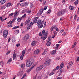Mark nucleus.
<instances>
[{
  "label": "nucleus",
  "mask_w": 79,
  "mask_h": 79,
  "mask_svg": "<svg viewBox=\"0 0 79 79\" xmlns=\"http://www.w3.org/2000/svg\"><path fill=\"white\" fill-rule=\"evenodd\" d=\"M47 35H48V31H45V30H44L42 31V33L40 32L39 34V35L41 36V39L43 40L46 39L47 37Z\"/></svg>",
  "instance_id": "nucleus-1"
},
{
  "label": "nucleus",
  "mask_w": 79,
  "mask_h": 79,
  "mask_svg": "<svg viewBox=\"0 0 79 79\" xmlns=\"http://www.w3.org/2000/svg\"><path fill=\"white\" fill-rule=\"evenodd\" d=\"M66 9L60 10L57 13V16H61L62 15H64L66 13Z\"/></svg>",
  "instance_id": "nucleus-2"
},
{
  "label": "nucleus",
  "mask_w": 79,
  "mask_h": 79,
  "mask_svg": "<svg viewBox=\"0 0 79 79\" xmlns=\"http://www.w3.org/2000/svg\"><path fill=\"white\" fill-rule=\"evenodd\" d=\"M3 36L4 37V39H6L7 37V35H8V31L7 30H5L3 31Z\"/></svg>",
  "instance_id": "nucleus-3"
},
{
  "label": "nucleus",
  "mask_w": 79,
  "mask_h": 79,
  "mask_svg": "<svg viewBox=\"0 0 79 79\" xmlns=\"http://www.w3.org/2000/svg\"><path fill=\"white\" fill-rule=\"evenodd\" d=\"M29 38V35L28 34H27L25 35L24 37L23 38V40L24 41H27L28 39Z\"/></svg>",
  "instance_id": "nucleus-4"
},
{
  "label": "nucleus",
  "mask_w": 79,
  "mask_h": 79,
  "mask_svg": "<svg viewBox=\"0 0 79 79\" xmlns=\"http://www.w3.org/2000/svg\"><path fill=\"white\" fill-rule=\"evenodd\" d=\"M43 68H44V66L43 65H40L36 68V70L37 71H40V70H41V69H42Z\"/></svg>",
  "instance_id": "nucleus-5"
},
{
  "label": "nucleus",
  "mask_w": 79,
  "mask_h": 79,
  "mask_svg": "<svg viewBox=\"0 0 79 79\" xmlns=\"http://www.w3.org/2000/svg\"><path fill=\"white\" fill-rule=\"evenodd\" d=\"M32 61H27L26 63V65L27 67H30L31 65H32Z\"/></svg>",
  "instance_id": "nucleus-6"
},
{
  "label": "nucleus",
  "mask_w": 79,
  "mask_h": 79,
  "mask_svg": "<svg viewBox=\"0 0 79 79\" xmlns=\"http://www.w3.org/2000/svg\"><path fill=\"white\" fill-rule=\"evenodd\" d=\"M43 11H44V9H41V10H39V11L37 13V15H42V13H43Z\"/></svg>",
  "instance_id": "nucleus-7"
},
{
  "label": "nucleus",
  "mask_w": 79,
  "mask_h": 79,
  "mask_svg": "<svg viewBox=\"0 0 79 79\" xmlns=\"http://www.w3.org/2000/svg\"><path fill=\"white\" fill-rule=\"evenodd\" d=\"M56 29V25H54L50 29V30L52 32V31H53L54 30H55V29Z\"/></svg>",
  "instance_id": "nucleus-8"
},
{
  "label": "nucleus",
  "mask_w": 79,
  "mask_h": 79,
  "mask_svg": "<svg viewBox=\"0 0 79 79\" xmlns=\"http://www.w3.org/2000/svg\"><path fill=\"white\" fill-rule=\"evenodd\" d=\"M27 4H28L27 2L23 3L20 4V6H27Z\"/></svg>",
  "instance_id": "nucleus-9"
},
{
  "label": "nucleus",
  "mask_w": 79,
  "mask_h": 79,
  "mask_svg": "<svg viewBox=\"0 0 79 79\" xmlns=\"http://www.w3.org/2000/svg\"><path fill=\"white\" fill-rule=\"evenodd\" d=\"M31 22V19L30 18H28V19L26 21V23H25V25H26V24H29V23Z\"/></svg>",
  "instance_id": "nucleus-10"
},
{
  "label": "nucleus",
  "mask_w": 79,
  "mask_h": 79,
  "mask_svg": "<svg viewBox=\"0 0 79 79\" xmlns=\"http://www.w3.org/2000/svg\"><path fill=\"white\" fill-rule=\"evenodd\" d=\"M73 62L71 61L70 62L69 64H68V68H70L72 66H73Z\"/></svg>",
  "instance_id": "nucleus-11"
},
{
  "label": "nucleus",
  "mask_w": 79,
  "mask_h": 79,
  "mask_svg": "<svg viewBox=\"0 0 79 79\" xmlns=\"http://www.w3.org/2000/svg\"><path fill=\"white\" fill-rule=\"evenodd\" d=\"M40 52V50L39 49H37L34 51V54L35 55H38L39 52Z\"/></svg>",
  "instance_id": "nucleus-12"
},
{
  "label": "nucleus",
  "mask_w": 79,
  "mask_h": 79,
  "mask_svg": "<svg viewBox=\"0 0 79 79\" xmlns=\"http://www.w3.org/2000/svg\"><path fill=\"white\" fill-rule=\"evenodd\" d=\"M43 23H44V21H43L42 22L41 21V20H40L38 21L37 22V24H38V25H39L40 24H44Z\"/></svg>",
  "instance_id": "nucleus-13"
},
{
  "label": "nucleus",
  "mask_w": 79,
  "mask_h": 79,
  "mask_svg": "<svg viewBox=\"0 0 79 79\" xmlns=\"http://www.w3.org/2000/svg\"><path fill=\"white\" fill-rule=\"evenodd\" d=\"M51 44V42H50V41H48V40H47L46 41V45L47 46H50Z\"/></svg>",
  "instance_id": "nucleus-14"
},
{
  "label": "nucleus",
  "mask_w": 79,
  "mask_h": 79,
  "mask_svg": "<svg viewBox=\"0 0 79 79\" xmlns=\"http://www.w3.org/2000/svg\"><path fill=\"white\" fill-rule=\"evenodd\" d=\"M45 65V66H49L50 65V62H48V61H46L44 63Z\"/></svg>",
  "instance_id": "nucleus-15"
},
{
  "label": "nucleus",
  "mask_w": 79,
  "mask_h": 79,
  "mask_svg": "<svg viewBox=\"0 0 79 79\" xmlns=\"http://www.w3.org/2000/svg\"><path fill=\"white\" fill-rule=\"evenodd\" d=\"M37 19H38V17H35L34 18V20L33 21V24H34V23H36V21H37Z\"/></svg>",
  "instance_id": "nucleus-16"
},
{
  "label": "nucleus",
  "mask_w": 79,
  "mask_h": 79,
  "mask_svg": "<svg viewBox=\"0 0 79 79\" xmlns=\"http://www.w3.org/2000/svg\"><path fill=\"white\" fill-rule=\"evenodd\" d=\"M36 43V41H33L31 42V45L32 46H34L35 45Z\"/></svg>",
  "instance_id": "nucleus-17"
},
{
  "label": "nucleus",
  "mask_w": 79,
  "mask_h": 79,
  "mask_svg": "<svg viewBox=\"0 0 79 79\" xmlns=\"http://www.w3.org/2000/svg\"><path fill=\"white\" fill-rule=\"evenodd\" d=\"M56 53V51L55 50H54L50 52L51 54H52V55H54V54Z\"/></svg>",
  "instance_id": "nucleus-18"
},
{
  "label": "nucleus",
  "mask_w": 79,
  "mask_h": 79,
  "mask_svg": "<svg viewBox=\"0 0 79 79\" xmlns=\"http://www.w3.org/2000/svg\"><path fill=\"white\" fill-rule=\"evenodd\" d=\"M63 67H64V63H62L60 65V69H62Z\"/></svg>",
  "instance_id": "nucleus-19"
},
{
  "label": "nucleus",
  "mask_w": 79,
  "mask_h": 79,
  "mask_svg": "<svg viewBox=\"0 0 79 79\" xmlns=\"http://www.w3.org/2000/svg\"><path fill=\"white\" fill-rule=\"evenodd\" d=\"M69 10H73L74 9V7L70 5L69 6Z\"/></svg>",
  "instance_id": "nucleus-20"
},
{
  "label": "nucleus",
  "mask_w": 79,
  "mask_h": 79,
  "mask_svg": "<svg viewBox=\"0 0 79 79\" xmlns=\"http://www.w3.org/2000/svg\"><path fill=\"white\" fill-rule=\"evenodd\" d=\"M13 60H15L16 58V53L15 52H14V53L13 55Z\"/></svg>",
  "instance_id": "nucleus-21"
},
{
  "label": "nucleus",
  "mask_w": 79,
  "mask_h": 79,
  "mask_svg": "<svg viewBox=\"0 0 79 79\" xmlns=\"http://www.w3.org/2000/svg\"><path fill=\"white\" fill-rule=\"evenodd\" d=\"M44 24L42 23L41 24H40L39 25L38 27L39 29H40V28H42V27H43V25Z\"/></svg>",
  "instance_id": "nucleus-22"
},
{
  "label": "nucleus",
  "mask_w": 79,
  "mask_h": 79,
  "mask_svg": "<svg viewBox=\"0 0 79 79\" xmlns=\"http://www.w3.org/2000/svg\"><path fill=\"white\" fill-rule=\"evenodd\" d=\"M6 2V0H1L0 1V3H2V4H3V3H5V2Z\"/></svg>",
  "instance_id": "nucleus-23"
},
{
  "label": "nucleus",
  "mask_w": 79,
  "mask_h": 79,
  "mask_svg": "<svg viewBox=\"0 0 79 79\" xmlns=\"http://www.w3.org/2000/svg\"><path fill=\"white\" fill-rule=\"evenodd\" d=\"M6 6H11V3L9 2L6 4Z\"/></svg>",
  "instance_id": "nucleus-24"
},
{
  "label": "nucleus",
  "mask_w": 79,
  "mask_h": 79,
  "mask_svg": "<svg viewBox=\"0 0 79 79\" xmlns=\"http://www.w3.org/2000/svg\"><path fill=\"white\" fill-rule=\"evenodd\" d=\"M26 14H25L23 16H22V17H21V19H23V18H26Z\"/></svg>",
  "instance_id": "nucleus-25"
},
{
  "label": "nucleus",
  "mask_w": 79,
  "mask_h": 79,
  "mask_svg": "<svg viewBox=\"0 0 79 79\" xmlns=\"http://www.w3.org/2000/svg\"><path fill=\"white\" fill-rule=\"evenodd\" d=\"M59 68H60V66H57L56 68V69H54L53 70V71H56V70H58V69H59Z\"/></svg>",
  "instance_id": "nucleus-26"
},
{
  "label": "nucleus",
  "mask_w": 79,
  "mask_h": 79,
  "mask_svg": "<svg viewBox=\"0 0 79 79\" xmlns=\"http://www.w3.org/2000/svg\"><path fill=\"white\" fill-rule=\"evenodd\" d=\"M54 73H55L54 72V71H53H53L52 72H51L50 74H49V76H52V75H53L54 74Z\"/></svg>",
  "instance_id": "nucleus-27"
},
{
  "label": "nucleus",
  "mask_w": 79,
  "mask_h": 79,
  "mask_svg": "<svg viewBox=\"0 0 79 79\" xmlns=\"http://www.w3.org/2000/svg\"><path fill=\"white\" fill-rule=\"evenodd\" d=\"M17 19V18H15L11 22H10V24H12V23H13V21H15V20H16V19Z\"/></svg>",
  "instance_id": "nucleus-28"
},
{
  "label": "nucleus",
  "mask_w": 79,
  "mask_h": 79,
  "mask_svg": "<svg viewBox=\"0 0 79 79\" xmlns=\"http://www.w3.org/2000/svg\"><path fill=\"white\" fill-rule=\"evenodd\" d=\"M25 53H26V51H25V50L23 51L22 53V55L24 56V54H25Z\"/></svg>",
  "instance_id": "nucleus-29"
},
{
  "label": "nucleus",
  "mask_w": 79,
  "mask_h": 79,
  "mask_svg": "<svg viewBox=\"0 0 79 79\" xmlns=\"http://www.w3.org/2000/svg\"><path fill=\"white\" fill-rule=\"evenodd\" d=\"M25 66V64H22L21 65V68H22V69H24V67Z\"/></svg>",
  "instance_id": "nucleus-30"
},
{
  "label": "nucleus",
  "mask_w": 79,
  "mask_h": 79,
  "mask_svg": "<svg viewBox=\"0 0 79 79\" xmlns=\"http://www.w3.org/2000/svg\"><path fill=\"white\" fill-rule=\"evenodd\" d=\"M66 33H67L66 32H63L62 35V36H65V35H66Z\"/></svg>",
  "instance_id": "nucleus-31"
},
{
  "label": "nucleus",
  "mask_w": 79,
  "mask_h": 79,
  "mask_svg": "<svg viewBox=\"0 0 79 79\" xmlns=\"http://www.w3.org/2000/svg\"><path fill=\"white\" fill-rule=\"evenodd\" d=\"M79 3V1L78 0H77L75 2H74V4L75 5H77Z\"/></svg>",
  "instance_id": "nucleus-32"
},
{
  "label": "nucleus",
  "mask_w": 79,
  "mask_h": 79,
  "mask_svg": "<svg viewBox=\"0 0 79 79\" xmlns=\"http://www.w3.org/2000/svg\"><path fill=\"white\" fill-rule=\"evenodd\" d=\"M12 61V59L11 58H10L8 60L7 63L11 62V61Z\"/></svg>",
  "instance_id": "nucleus-33"
},
{
  "label": "nucleus",
  "mask_w": 79,
  "mask_h": 79,
  "mask_svg": "<svg viewBox=\"0 0 79 79\" xmlns=\"http://www.w3.org/2000/svg\"><path fill=\"white\" fill-rule=\"evenodd\" d=\"M6 8V7L5 6H3L1 7V10H3Z\"/></svg>",
  "instance_id": "nucleus-34"
},
{
  "label": "nucleus",
  "mask_w": 79,
  "mask_h": 79,
  "mask_svg": "<svg viewBox=\"0 0 79 79\" xmlns=\"http://www.w3.org/2000/svg\"><path fill=\"white\" fill-rule=\"evenodd\" d=\"M52 40V38L51 37H48V41L50 42Z\"/></svg>",
  "instance_id": "nucleus-35"
},
{
  "label": "nucleus",
  "mask_w": 79,
  "mask_h": 79,
  "mask_svg": "<svg viewBox=\"0 0 79 79\" xmlns=\"http://www.w3.org/2000/svg\"><path fill=\"white\" fill-rule=\"evenodd\" d=\"M19 26H18L17 27H14L12 28V29H17V28H19Z\"/></svg>",
  "instance_id": "nucleus-36"
},
{
  "label": "nucleus",
  "mask_w": 79,
  "mask_h": 79,
  "mask_svg": "<svg viewBox=\"0 0 79 79\" xmlns=\"http://www.w3.org/2000/svg\"><path fill=\"white\" fill-rule=\"evenodd\" d=\"M34 23H32V22H31L30 24V26L31 27V26H32V25H33V24H34Z\"/></svg>",
  "instance_id": "nucleus-37"
},
{
  "label": "nucleus",
  "mask_w": 79,
  "mask_h": 79,
  "mask_svg": "<svg viewBox=\"0 0 79 79\" xmlns=\"http://www.w3.org/2000/svg\"><path fill=\"white\" fill-rule=\"evenodd\" d=\"M57 34V32H56V33H54V35H52V38H54L55 37V35Z\"/></svg>",
  "instance_id": "nucleus-38"
},
{
  "label": "nucleus",
  "mask_w": 79,
  "mask_h": 79,
  "mask_svg": "<svg viewBox=\"0 0 79 79\" xmlns=\"http://www.w3.org/2000/svg\"><path fill=\"white\" fill-rule=\"evenodd\" d=\"M23 56H24L22 55L20 56V59L22 60L23 59Z\"/></svg>",
  "instance_id": "nucleus-39"
},
{
  "label": "nucleus",
  "mask_w": 79,
  "mask_h": 79,
  "mask_svg": "<svg viewBox=\"0 0 79 79\" xmlns=\"http://www.w3.org/2000/svg\"><path fill=\"white\" fill-rule=\"evenodd\" d=\"M21 19H21V18H20V19L19 18L18 19L17 21H18V22H19V21H21Z\"/></svg>",
  "instance_id": "nucleus-40"
},
{
  "label": "nucleus",
  "mask_w": 79,
  "mask_h": 79,
  "mask_svg": "<svg viewBox=\"0 0 79 79\" xmlns=\"http://www.w3.org/2000/svg\"><path fill=\"white\" fill-rule=\"evenodd\" d=\"M26 74H24L23 77H22L21 79H23L24 77H26Z\"/></svg>",
  "instance_id": "nucleus-41"
},
{
  "label": "nucleus",
  "mask_w": 79,
  "mask_h": 79,
  "mask_svg": "<svg viewBox=\"0 0 79 79\" xmlns=\"http://www.w3.org/2000/svg\"><path fill=\"white\" fill-rule=\"evenodd\" d=\"M13 14H14V13H11V14L9 15V16H13Z\"/></svg>",
  "instance_id": "nucleus-42"
},
{
  "label": "nucleus",
  "mask_w": 79,
  "mask_h": 79,
  "mask_svg": "<svg viewBox=\"0 0 79 79\" xmlns=\"http://www.w3.org/2000/svg\"><path fill=\"white\" fill-rule=\"evenodd\" d=\"M46 52H45V51H44V52L42 53V55H45V54L46 53Z\"/></svg>",
  "instance_id": "nucleus-43"
},
{
  "label": "nucleus",
  "mask_w": 79,
  "mask_h": 79,
  "mask_svg": "<svg viewBox=\"0 0 79 79\" xmlns=\"http://www.w3.org/2000/svg\"><path fill=\"white\" fill-rule=\"evenodd\" d=\"M31 10H28L27 11V13H28V14H30V13H31Z\"/></svg>",
  "instance_id": "nucleus-44"
},
{
  "label": "nucleus",
  "mask_w": 79,
  "mask_h": 79,
  "mask_svg": "<svg viewBox=\"0 0 79 79\" xmlns=\"http://www.w3.org/2000/svg\"><path fill=\"white\" fill-rule=\"evenodd\" d=\"M31 70H32L30 68L27 71V73H30V72L31 71Z\"/></svg>",
  "instance_id": "nucleus-45"
},
{
  "label": "nucleus",
  "mask_w": 79,
  "mask_h": 79,
  "mask_svg": "<svg viewBox=\"0 0 79 79\" xmlns=\"http://www.w3.org/2000/svg\"><path fill=\"white\" fill-rule=\"evenodd\" d=\"M64 31V29H63L60 30V32H63V31Z\"/></svg>",
  "instance_id": "nucleus-46"
},
{
  "label": "nucleus",
  "mask_w": 79,
  "mask_h": 79,
  "mask_svg": "<svg viewBox=\"0 0 79 79\" xmlns=\"http://www.w3.org/2000/svg\"><path fill=\"white\" fill-rule=\"evenodd\" d=\"M17 14H18V12H15V13H14V15H15V16L17 15Z\"/></svg>",
  "instance_id": "nucleus-47"
},
{
  "label": "nucleus",
  "mask_w": 79,
  "mask_h": 79,
  "mask_svg": "<svg viewBox=\"0 0 79 79\" xmlns=\"http://www.w3.org/2000/svg\"><path fill=\"white\" fill-rule=\"evenodd\" d=\"M13 26V25L12 24H10L8 26V27H11Z\"/></svg>",
  "instance_id": "nucleus-48"
},
{
  "label": "nucleus",
  "mask_w": 79,
  "mask_h": 79,
  "mask_svg": "<svg viewBox=\"0 0 79 79\" xmlns=\"http://www.w3.org/2000/svg\"><path fill=\"white\" fill-rule=\"evenodd\" d=\"M51 12V10H50V9H49L48 11L47 12V13H49Z\"/></svg>",
  "instance_id": "nucleus-49"
},
{
  "label": "nucleus",
  "mask_w": 79,
  "mask_h": 79,
  "mask_svg": "<svg viewBox=\"0 0 79 79\" xmlns=\"http://www.w3.org/2000/svg\"><path fill=\"white\" fill-rule=\"evenodd\" d=\"M25 13V10H23L22 11V13H23H23Z\"/></svg>",
  "instance_id": "nucleus-50"
},
{
  "label": "nucleus",
  "mask_w": 79,
  "mask_h": 79,
  "mask_svg": "<svg viewBox=\"0 0 79 79\" xmlns=\"http://www.w3.org/2000/svg\"><path fill=\"white\" fill-rule=\"evenodd\" d=\"M47 7H48V6H46L44 8V10H47Z\"/></svg>",
  "instance_id": "nucleus-51"
},
{
  "label": "nucleus",
  "mask_w": 79,
  "mask_h": 79,
  "mask_svg": "<svg viewBox=\"0 0 79 79\" xmlns=\"http://www.w3.org/2000/svg\"><path fill=\"white\" fill-rule=\"evenodd\" d=\"M20 45V44H17L16 45V47H19Z\"/></svg>",
  "instance_id": "nucleus-52"
},
{
  "label": "nucleus",
  "mask_w": 79,
  "mask_h": 79,
  "mask_svg": "<svg viewBox=\"0 0 79 79\" xmlns=\"http://www.w3.org/2000/svg\"><path fill=\"white\" fill-rule=\"evenodd\" d=\"M48 48H47L44 51H45V52L47 53V52L48 51Z\"/></svg>",
  "instance_id": "nucleus-53"
},
{
  "label": "nucleus",
  "mask_w": 79,
  "mask_h": 79,
  "mask_svg": "<svg viewBox=\"0 0 79 79\" xmlns=\"http://www.w3.org/2000/svg\"><path fill=\"white\" fill-rule=\"evenodd\" d=\"M77 15H76L74 17V19H76L77 18Z\"/></svg>",
  "instance_id": "nucleus-54"
},
{
  "label": "nucleus",
  "mask_w": 79,
  "mask_h": 79,
  "mask_svg": "<svg viewBox=\"0 0 79 79\" xmlns=\"http://www.w3.org/2000/svg\"><path fill=\"white\" fill-rule=\"evenodd\" d=\"M79 25H78L77 27V30H79Z\"/></svg>",
  "instance_id": "nucleus-55"
},
{
  "label": "nucleus",
  "mask_w": 79,
  "mask_h": 79,
  "mask_svg": "<svg viewBox=\"0 0 79 79\" xmlns=\"http://www.w3.org/2000/svg\"><path fill=\"white\" fill-rule=\"evenodd\" d=\"M31 26H29V27H27V29H28V30L29 29H30V28H31Z\"/></svg>",
  "instance_id": "nucleus-56"
},
{
  "label": "nucleus",
  "mask_w": 79,
  "mask_h": 79,
  "mask_svg": "<svg viewBox=\"0 0 79 79\" xmlns=\"http://www.w3.org/2000/svg\"><path fill=\"white\" fill-rule=\"evenodd\" d=\"M16 33H17V34L19 33V30H16Z\"/></svg>",
  "instance_id": "nucleus-57"
},
{
  "label": "nucleus",
  "mask_w": 79,
  "mask_h": 79,
  "mask_svg": "<svg viewBox=\"0 0 79 79\" xmlns=\"http://www.w3.org/2000/svg\"><path fill=\"white\" fill-rule=\"evenodd\" d=\"M23 24H24V23H22L20 25V26H23Z\"/></svg>",
  "instance_id": "nucleus-58"
},
{
  "label": "nucleus",
  "mask_w": 79,
  "mask_h": 79,
  "mask_svg": "<svg viewBox=\"0 0 79 79\" xmlns=\"http://www.w3.org/2000/svg\"><path fill=\"white\" fill-rule=\"evenodd\" d=\"M10 40H11V38H9L8 40V42H10Z\"/></svg>",
  "instance_id": "nucleus-59"
},
{
  "label": "nucleus",
  "mask_w": 79,
  "mask_h": 79,
  "mask_svg": "<svg viewBox=\"0 0 79 79\" xmlns=\"http://www.w3.org/2000/svg\"><path fill=\"white\" fill-rule=\"evenodd\" d=\"M9 53H10V51H9L8 52H7L6 53V55H8Z\"/></svg>",
  "instance_id": "nucleus-60"
},
{
  "label": "nucleus",
  "mask_w": 79,
  "mask_h": 79,
  "mask_svg": "<svg viewBox=\"0 0 79 79\" xmlns=\"http://www.w3.org/2000/svg\"><path fill=\"white\" fill-rule=\"evenodd\" d=\"M31 51V49L30 48L28 50V52H30Z\"/></svg>",
  "instance_id": "nucleus-61"
},
{
  "label": "nucleus",
  "mask_w": 79,
  "mask_h": 79,
  "mask_svg": "<svg viewBox=\"0 0 79 79\" xmlns=\"http://www.w3.org/2000/svg\"><path fill=\"white\" fill-rule=\"evenodd\" d=\"M32 6H33V5H32V4H31V5L30 6L31 8H32Z\"/></svg>",
  "instance_id": "nucleus-62"
},
{
  "label": "nucleus",
  "mask_w": 79,
  "mask_h": 79,
  "mask_svg": "<svg viewBox=\"0 0 79 79\" xmlns=\"http://www.w3.org/2000/svg\"><path fill=\"white\" fill-rule=\"evenodd\" d=\"M56 31H58V28H57V27H56Z\"/></svg>",
  "instance_id": "nucleus-63"
},
{
  "label": "nucleus",
  "mask_w": 79,
  "mask_h": 79,
  "mask_svg": "<svg viewBox=\"0 0 79 79\" xmlns=\"http://www.w3.org/2000/svg\"><path fill=\"white\" fill-rule=\"evenodd\" d=\"M79 61V57H78L77 60V61Z\"/></svg>",
  "instance_id": "nucleus-64"
}]
</instances>
